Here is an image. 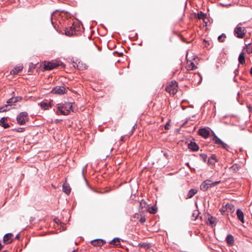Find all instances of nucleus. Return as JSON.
Segmentation results:
<instances>
[{
    "label": "nucleus",
    "instance_id": "obj_25",
    "mask_svg": "<svg viewBox=\"0 0 252 252\" xmlns=\"http://www.w3.org/2000/svg\"><path fill=\"white\" fill-rule=\"evenodd\" d=\"M110 244L116 246L120 245V239L119 238H115L110 241Z\"/></svg>",
    "mask_w": 252,
    "mask_h": 252
},
{
    "label": "nucleus",
    "instance_id": "obj_23",
    "mask_svg": "<svg viewBox=\"0 0 252 252\" xmlns=\"http://www.w3.org/2000/svg\"><path fill=\"white\" fill-rule=\"evenodd\" d=\"M226 241L227 243L230 246H232L234 244V237L231 234H228L226 238Z\"/></svg>",
    "mask_w": 252,
    "mask_h": 252
},
{
    "label": "nucleus",
    "instance_id": "obj_28",
    "mask_svg": "<svg viewBox=\"0 0 252 252\" xmlns=\"http://www.w3.org/2000/svg\"><path fill=\"white\" fill-rule=\"evenodd\" d=\"M226 210L229 211L230 212L233 213L235 211L234 206L231 204H226Z\"/></svg>",
    "mask_w": 252,
    "mask_h": 252
},
{
    "label": "nucleus",
    "instance_id": "obj_40",
    "mask_svg": "<svg viewBox=\"0 0 252 252\" xmlns=\"http://www.w3.org/2000/svg\"><path fill=\"white\" fill-rule=\"evenodd\" d=\"M87 165H86L82 169V174L84 175V170L86 167Z\"/></svg>",
    "mask_w": 252,
    "mask_h": 252
},
{
    "label": "nucleus",
    "instance_id": "obj_27",
    "mask_svg": "<svg viewBox=\"0 0 252 252\" xmlns=\"http://www.w3.org/2000/svg\"><path fill=\"white\" fill-rule=\"evenodd\" d=\"M239 168L240 166H238L237 164H235L232 165L231 167H230L229 169L233 173H236L239 170Z\"/></svg>",
    "mask_w": 252,
    "mask_h": 252
},
{
    "label": "nucleus",
    "instance_id": "obj_36",
    "mask_svg": "<svg viewBox=\"0 0 252 252\" xmlns=\"http://www.w3.org/2000/svg\"><path fill=\"white\" fill-rule=\"evenodd\" d=\"M139 222H140L141 223H143L144 222H145L146 221V219L145 217H141L139 220Z\"/></svg>",
    "mask_w": 252,
    "mask_h": 252
},
{
    "label": "nucleus",
    "instance_id": "obj_41",
    "mask_svg": "<svg viewBox=\"0 0 252 252\" xmlns=\"http://www.w3.org/2000/svg\"><path fill=\"white\" fill-rule=\"evenodd\" d=\"M3 247V245H2V244L1 243H0V250L2 249Z\"/></svg>",
    "mask_w": 252,
    "mask_h": 252
},
{
    "label": "nucleus",
    "instance_id": "obj_18",
    "mask_svg": "<svg viewBox=\"0 0 252 252\" xmlns=\"http://www.w3.org/2000/svg\"><path fill=\"white\" fill-rule=\"evenodd\" d=\"M197 192V190L194 189H191L188 192L186 199H189L192 198L196 193Z\"/></svg>",
    "mask_w": 252,
    "mask_h": 252
},
{
    "label": "nucleus",
    "instance_id": "obj_1",
    "mask_svg": "<svg viewBox=\"0 0 252 252\" xmlns=\"http://www.w3.org/2000/svg\"><path fill=\"white\" fill-rule=\"evenodd\" d=\"M72 104L69 102L59 103L56 106V113L58 115H68L72 110Z\"/></svg>",
    "mask_w": 252,
    "mask_h": 252
},
{
    "label": "nucleus",
    "instance_id": "obj_46",
    "mask_svg": "<svg viewBox=\"0 0 252 252\" xmlns=\"http://www.w3.org/2000/svg\"><path fill=\"white\" fill-rule=\"evenodd\" d=\"M7 252V251H3V252Z\"/></svg>",
    "mask_w": 252,
    "mask_h": 252
},
{
    "label": "nucleus",
    "instance_id": "obj_17",
    "mask_svg": "<svg viewBox=\"0 0 252 252\" xmlns=\"http://www.w3.org/2000/svg\"><path fill=\"white\" fill-rule=\"evenodd\" d=\"M23 66L22 65H19L18 66H16L14 69H13L10 71V74L12 75H15L18 74L20 71H22L23 69Z\"/></svg>",
    "mask_w": 252,
    "mask_h": 252
},
{
    "label": "nucleus",
    "instance_id": "obj_26",
    "mask_svg": "<svg viewBox=\"0 0 252 252\" xmlns=\"http://www.w3.org/2000/svg\"><path fill=\"white\" fill-rule=\"evenodd\" d=\"M157 207L155 206L149 207L147 211L151 214H155L157 212Z\"/></svg>",
    "mask_w": 252,
    "mask_h": 252
},
{
    "label": "nucleus",
    "instance_id": "obj_33",
    "mask_svg": "<svg viewBox=\"0 0 252 252\" xmlns=\"http://www.w3.org/2000/svg\"><path fill=\"white\" fill-rule=\"evenodd\" d=\"M211 159L214 160L215 161H216V157L215 155H212L211 156L210 158H209L208 162H209Z\"/></svg>",
    "mask_w": 252,
    "mask_h": 252
},
{
    "label": "nucleus",
    "instance_id": "obj_30",
    "mask_svg": "<svg viewBox=\"0 0 252 252\" xmlns=\"http://www.w3.org/2000/svg\"><path fill=\"white\" fill-rule=\"evenodd\" d=\"M226 38V35L224 33H222L221 35L219 36L218 40L221 42L224 41V39Z\"/></svg>",
    "mask_w": 252,
    "mask_h": 252
},
{
    "label": "nucleus",
    "instance_id": "obj_19",
    "mask_svg": "<svg viewBox=\"0 0 252 252\" xmlns=\"http://www.w3.org/2000/svg\"><path fill=\"white\" fill-rule=\"evenodd\" d=\"M22 99V97H21V96H16L15 97H11L7 100V103H9V104L12 103H15V102H17L18 101L21 100Z\"/></svg>",
    "mask_w": 252,
    "mask_h": 252
},
{
    "label": "nucleus",
    "instance_id": "obj_31",
    "mask_svg": "<svg viewBox=\"0 0 252 252\" xmlns=\"http://www.w3.org/2000/svg\"><path fill=\"white\" fill-rule=\"evenodd\" d=\"M200 157L202 158V159H203V160L204 162L206 161V160H207V155L206 154H200Z\"/></svg>",
    "mask_w": 252,
    "mask_h": 252
},
{
    "label": "nucleus",
    "instance_id": "obj_15",
    "mask_svg": "<svg viewBox=\"0 0 252 252\" xmlns=\"http://www.w3.org/2000/svg\"><path fill=\"white\" fill-rule=\"evenodd\" d=\"M105 241L98 239L92 241V244L94 246H101L105 243Z\"/></svg>",
    "mask_w": 252,
    "mask_h": 252
},
{
    "label": "nucleus",
    "instance_id": "obj_47",
    "mask_svg": "<svg viewBox=\"0 0 252 252\" xmlns=\"http://www.w3.org/2000/svg\"><path fill=\"white\" fill-rule=\"evenodd\" d=\"M12 94H14V92H12Z\"/></svg>",
    "mask_w": 252,
    "mask_h": 252
},
{
    "label": "nucleus",
    "instance_id": "obj_5",
    "mask_svg": "<svg viewBox=\"0 0 252 252\" xmlns=\"http://www.w3.org/2000/svg\"><path fill=\"white\" fill-rule=\"evenodd\" d=\"M177 83L175 81H171L166 87L165 90L170 94H174L177 92Z\"/></svg>",
    "mask_w": 252,
    "mask_h": 252
},
{
    "label": "nucleus",
    "instance_id": "obj_44",
    "mask_svg": "<svg viewBox=\"0 0 252 252\" xmlns=\"http://www.w3.org/2000/svg\"><path fill=\"white\" fill-rule=\"evenodd\" d=\"M186 165H187L188 167H189V162H187V163H186Z\"/></svg>",
    "mask_w": 252,
    "mask_h": 252
},
{
    "label": "nucleus",
    "instance_id": "obj_9",
    "mask_svg": "<svg viewBox=\"0 0 252 252\" xmlns=\"http://www.w3.org/2000/svg\"><path fill=\"white\" fill-rule=\"evenodd\" d=\"M59 66V63L57 62H48L44 65V69L45 70H51Z\"/></svg>",
    "mask_w": 252,
    "mask_h": 252
},
{
    "label": "nucleus",
    "instance_id": "obj_14",
    "mask_svg": "<svg viewBox=\"0 0 252 252\" xmlns=\"http://www.w3.org/2000/svg\"><path fill=\"white\" fill-rule=\"evenodd\" d=\"M188 148L192 151H197L199 147L195 142L191 141L188 145Z\"/></svg>",
    "mask_w": 252,
    "mask_h": 252
},
{
    "label": "nucleus",
    "instance_id": "obj_11",
    "mask_svg": "<svg viewBox=\"0 0 252 252\" xmlns=\"http://www.w3.org/2000/svg\"><path fill=\"white\" fill-rule=\"evenodd\" d=\"M198 133L203 137L207 138L210 135V131L206 128H200L198 130Z\"/></svg>",
    "mask_w": 252,
    "mask_h": 252
},
{
    "label": "nucleus",
    "instance_id": "obj_43",
    "mask_svg": "<svg viewBox=\"0 0 252 252\" xmlns=\"http://www.w3.org/2000/svg\"><path fill=\"white\" fill-rule=\"evenodd\" d=\"M250 73H251V75H252V67L251 68Z\"/></svg>",
    "mask_w": 252,
    "mask_h": 252
},
{
    "label": "nucleus",
    "instance_id": "obj_22",
    "mask_svg": "<svg viewBox=\"0 0 252 252\" xmlns=\"http://www.w3.org/2000/svg\"><path fill=\"white\" fill-rule=\"evenodd\" d=\"M6 119V117H2L0 120V125L4 128H7L9 127V125L5 122Z\"/></svg>",
    "mask_w": 252,
    "mask_h": 252
},
{
    "label": "nucleus",
    "instance_id": "obj_16",
    "mask_svg": "<svg viewBox=\"0 0 252 252\" xmlns=\"http://www.w3.org/2000/svg\"><path fill=\"white\" fill-rule=\"evenodd\" d=\"M236 214L238 220L242 223H244V213L240 209H238L236 211Z\"/></svg>",
    "mask_w": 252,
    "mask_h": 252
},
{
    "label": "nucleus",
    "instance_id": "obj_42",
    "mask_svg": "<svg viewBox=\"0 0 252 252\" xmlns=\"http://www.w3.org/2000/svg\"><path fill=\"white\" fill-rule=\"evenodd\" d=\"M54 12H53L52 13L51 15V16H50V17H51V20H52V16H53V14H54Z\"/></svg>",
    "mask_w": 252,
    "mask_h": 252
},
{
    "label": "nucleus",
    "instance_id": "obj_34",
    "mask_svg": "<svg viewBox=\"0 0 252 252\" xmlns=\"http://www.w3.org/2000/svg\"><path fill=\"white\" fill-rule=\"evenodd\" d=\"M25 130V128L24 127H19L16 129V131L17 132H22Z\"/></svg>",
    "mask_w": 252,
    "mask_h": 252
},
{
    "label": "nucleus",
    "instance_id": "obj_3",
    "mask_svg": "<svg viewBox=\"0 0 252 252\" xmlns=\"http://www.w3.org/2000/svg\"><path fill=\"white\" fill-rule=\"evenodd\" d=\"M220 182V181L212 182V181L210 180H206L201 183L200 186V188L201 190L205 191L210 188L218 185Z\"/></svg>",
    "mask_w": 252,
    "mask_h": 252
},
{
    "label": "nucleus",
    "instance_id": "obj_6",
    "mask_svg": "<svg viewBox=\"0 0 252 252\" xmlns=\"http://www.w3.org/2000/svg\"><path fill=\"white\" fill-rule=\"evenodd\" d=\"M79 29V26L72 24L71 26L65 29V34L67 36H72L76 34V32L78 31Z\"/></svg>",
    "mask_w": 252,
    "mask_h": 252
},
{
    "label": "nucleus",
    "instance_id": "obj_32",
    "mask_svg": "<svg viewBox=\"0 0 252 252\" xmlns=\"http://www.w3.org/2000/svg\"><path fill=\"white\" fill-rule=\"evenodd\" d=\"M146 205V201L144 200H141V201L140 202V206L141 208H144L145 207Z\"/></svg>",
    "mask_w": 252,
    "mask_h": 252
},
{
    "label": "nucleus",
    "instance_id": "obj_13",
    "mask_svg": "<svg viewBox=\"0 0 252 252\" xmlns=\"http://www.w3.org/2000/svg\"><path fill=\"white\" fill-rule=\"evenodd\" d=\"M217 222V219L216 218L209 215V217H208L207 220V223L208 224L212 226L216 225Z\"/></svg>",
    "mask_w": 252,
    "mask_h": 252
},
{
    "label": "nucleus",
    "instance_id": "obj_39",
    "mask_svg": "<svg viewBox=\"0 0 252 252\" xmlns=\"http://www.w3.org/2000/svg\"><path fill=\"white\" fill-rule=\"evenodd\" d=\"M19 238H20V235H19V234H18L16 236V237H15V239H19Z\"/></svg>",
    "mask_w": 252,
    "mask_h": 252
},
{
    "label": "nucleus",
    "instance_id": "obj_12",
    "mask_svg": "<svg viewBox=\"0 0 252 252\" xmlns=\"http://www.w3.org/2000/svg\"><path fill=\"white\" fill-rule=\"evenodd\" d=\"M39 104L40 105L41 108L44 110L49 109L52 107V102L51 101L47 102L43 101L41 102Z\"/></svg>",
    "mask_w": 252,
    "mask_h": 252
},
{
    "label": "nucleus",
    "instance_id": "obj_20",
    "mask_svg": "<svg viewBox=\"0 0 252 252\" xmlns=\"http://www.w3.org/2000/svg\"><path fill=\"white\" fill-rule=\"evenodd\" d=\"M196 68V66L191 61H187V64L186 66V68L188 70H194Z\"/></svg>",
    "mask_w": 252,
    "mask_h": 252
},
{
    "label": "nucleus",
    "instance_id": "obj_4",
    "mask_svg": "<svg viewBox=\"0 0 252 252\" xmlns=\"http://www.w3.org/2000/svg\"><path fill=\"white\" fill-rule=\"evenodd\" d=\"M17 123L20 125H23L29 120V116L27 112H22L17 116Z\"/></svg>",
    "mask_w": 252,
    "mask_h": 252
},
{
    "label": "nucleus",
    "instance_id": "obj_48",
    "mask_svg": "<svg viewBox=\"0 0 252 252\" xmlns=\"http://www.w3.org/2000/svg\"><path fill=\"white\" fill-rule=\"evenodd\" d=\"M75 252V251H72V252Z\"/></svg>",
    "mask_w": 252,
    "mask_h": 252
},
{
    "label": "nucleus",
    "instance_id": "obj_2",
    "mask_svg": "<svg viewBox=\"0 0 252 252\" xmlns=\"http://www.w3.org/2000/svg\"><path fill=\"white\" fill-rule=\"evenodd\" d=\"M214 143L218 145L219 148H222L227 151H230L231 149L230 146L227 144L223 142L220 138H219L216 134H214V136L212 139Z\"/></svg>",
    "mask_w": 252,
    "mask_h": 252
},
{
    "label": "nucleus",
    "instance_id": "obj_21",
    "mask_svg": "<svg viewBox=\"0 0 252 252\" xmlns=\"http://www.w3.org/2000/svg\"><path fill=\"white\" fill-rule=\"evenodd\" d=\"M63 190L66 194H69L70 193L71 189L68 184L64 183L63 185Z\"/></svg>",
    "mask_w": 252,
    "mask_h": 252
},
{
    "label": "nucleus",
    "instance_id": "obj_45",
    "mask_svg": "<svg viewBox=\"0 0 252 252\" xmlns=\"http://www.w3.org/2000/svg\"><path fill=\"white\" fill-rule=\"evenodd\" d=\"M164 155L165 157H166L167 155V154H166V153H164Z\"/></svg>",
    "mask_w": 252,
    "mask_h": 252
},
{
    "label": "nucleus",
    "instance_id": "obj_24",
    "mask_svg": "<svg viewBox=\"0 0 252 252\" xmlns=\"http://www.w3.org/2000/svg\"><path fill=\"white\" fill-rule=\"evenodd\" d=\"M239 62L241 64L245 63V58L244 56V53L242 52L240 54L238 58Z\"/></svg>",
    "mask_w": 252,
    "mask_h": 252
},
{
    "label": "nucleus",
    "instance_id": "obj_37",
    "mask_svg": "<svg viewBox=\"0 0 252 252\" xmlns=\"http://www.w3.org/2000/svg\"><path fill=\"white\" fill-rule=\"evenodd\" d=\"M6 111H7V109H5L4 107H0V113L3 112H5Z\"/></svg>",
    "mask_w": 252,
    "mask_h": 252
},
{
    "label": "nucleus",
    "instance_id": "obj_35",
    "mask_svg": "<svg viewBox=\"0 0 252 252\" xmlns=\"http://www.w3.org/2000/svg\"><path fill=\"white\" fill-rule=\"evenodd\" d=\"M136 126H137V124H135L133 126V127H132V130H131V131H130V133H129V134H130V135H131V134L133 133V131H134V129L136 128Z\"/></svg>",
    "mask_w": 252,
    "mask_h": 252
},
{
    "label": "nucleus",
    "instance_id": "obj_7",
    "mask_svg": "<svg viewBox=\"0 0 252 252\" xmlns=\"http://www.w3.org/2000/svg\"><path fill=\"white\" fill-rule=\"evenodd\" d=\"M246 33V30L244 28H242L237 25L234 30L235 35L238 38H243Z\"/></svg>",
    "mask_w": 252,
    "mask_h": 252
},
{
    "label": "nucleus",
    "instance_id": "obj_29",
    "mask_svg": "<svg viewBox=\"0 0 252 252\" xmlns=\"http://www.w3.org/2000/svg\"><path fill=\"white\" fill-rule=\"evenodd\" d=\"M206 17V14L202 11L198 13V18L199 19H204Z\"/></svg>",
    "mask_w": 252,
    "mask_h": 252
},
{
    "label": "nucleus",
    "instance_id": "obj_38",
    "mask_svg": "<svg viewBox=\"0 0 252 252\" xmlns=\"http://www.w3.org/2000/svg\"><path fill=\"white\" fill-rule=\"evenodd\" d=\"M169 126H170V125H169V122H167V123H166V124L165 125V127H165V129H169Z\"/></svg>",
    "mask_w": 252,
    "mask_h": 252
},
{
    "label": "nucleus",
    "instance_id": "obj_10",
    "mask_svg": "<svg viewBox=\"0 0 252 252\" xmlns=\"http://www.w3.org/2000/svg\"><path fill=\"white\" fill-rule=\"evenodd\" d=\"M13 234L11 233H8L5 234L3 238V243L5 244H9L12 242L13 240Z\"/></svg>",
    "mask_w": 252,
    "mask_h": 252
},
{
    "label": "nucleus",
    "instance_id": "obj_8",
    "mask_svg": "<svg viewBox=\"0 0 252 252\" xmlns=\"http://www.w3.org/2000/svg\"><path fill=\"white\" fill-rule=\"evenodd\" d=\"M67 90L63 86H56L54 88L51 93L58 94H63L66 93Z\"/></svg>",
    "mask_w": 252,
    "mask_h": 252
}]
</instances>
